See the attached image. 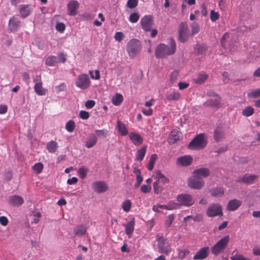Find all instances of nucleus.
I'll use <instances>...</instances> for the list:
<instances>
[{"mask_svg":"<svg viewBox=\"0 0 260 260\" xmlns=\"http://www.w3.org/2000/svg\"><path fill=\"white\" fill-rule=\"evenodd\" d=\"M176 50L175 41L173 39L170 38L169 45L161 43L157 46L155 50V55L157 58H163L174 54Z\"/></svg>","mask_w":260,"mask_h":260,"instance_id":"1","label":"nucleus"},{"mask_svg":"<svg viewBox=\"0 0 260 260\" xmlns=\"http://www.w3.org/2000/svg\"><path fill=\"white\" fill-rule=\"evenodd\" d=\"M207 144L204 134H200L195 137L189 143L188 148L191 150H200L205 147Z\"/></svg>","mask_w":260,"mask_h":260,"instance_id":"2","label":"nucleus"},{"mask_svg":"<svg viewBox=\"0 0 260 260\" xmlns=\"http://www.w3.org/2000/svg\"><path fill=\"white\" fill-rule=\"evenodd\" d=\"M156 240L157 242V248L159 253H164L168 255L171 251V247L169 241L165 239L163 234L158 233L156 236Z\"/></svg>","mask_w":260,"mask_h":260,"instance_id":"3","label":"nucleus"},{"mask_svg":"<svg viewBox=\"0 0 260 260\" xmlns=\"http://www.w3.org/2000/svg\"><path fill=\"white\" fill-rule=\"evenodd\" d=\"M141 48L140 42L136 39L128 41L126 46V50L130 57H135L140 51Z\"/></svg>","mask_w":260,"mask_h":260,"instance_id":"4","label":"nucleus"},{"mask_svg":"<svg viewBox=\"0 0 260 260\" xmlns=\"http://www.w3.org/2000/svg\"><path fill=\"white\" fill-rule=\"evenodd\" d=\"M229 241L230 236L229 235L223 237L212 247V252L215 255H218L223 252L226 248Z\"/></svg>","mask_w":260,"mask_h":260,"instance_id":"5","label":"nucleus"},{"mask_svg":"<svg viewBox=\"0 0 260 260\" xmlns=\"http://www.w3.org/2000/svg\"><path fill=\"white\" fill-rule=\"evenodd\" d=\"M188 25L185 22H181L180 24L178 29V40L182 43L186 42L188 38L191 36L189 33Z\"/></svg>","mask_w":260,"mask_h":260,"instance_id":"6","label":"nucleus"},{"mask_svg":"<svg viewBox=\"0 0 260 260\" xmlns=\"http://www.w3.org/2000/svg\"><path fill=\"white\" fill-rule=\"evenodd\" d=\"M177 201L180 205L187 207L192 206L195 202L192 196L189 194L181 193L177 196Z\"/></svg>","mask_w":260,"mask_h":260,"instance_id":"7","label":"nucleus"},{"mask_svg":"<svg viewBox=\"0 0 260 260\" xmlns=\"http://www.w3.org/2000/svg\"><path fill=\"white\" fill-rule=\"evenodd\" d=\"M75 84L78 87L82 89L88 88L90 84L88 76L86 74H81L77 78Z\"/></svg>","mask_w":260,"mask_h":260,"instance_id":"8","label":"nucleus"},{"mask_svg":"<svg viewBox=\"0 0 260 260\" xmlns=\"http://www.w3.org/2000/svg\"><path fill=\"white\" fill-rule=\"evenodd\" d=\"M206 214L208 217H215L218 215L222 216V208L218 204H212L208 208Z\"/></svg>","mask_w":260,"mask_h":260,"instance_id":"9","label":"nucleus"},{"mask_svg":"<svg viewBox=\"0 0 260 260\" xmlns=\"http://www.w3.org/2000/svg\"><path fill=\"white\" fill-rule=\"evenodd\" d=\"M204 181L203 179L193 177L190 178L188 180V186L195 189H200L202 188L204 185Z\"/></svg>","mask_w":260,"mask_h":260,"instance_id":"10","label":"nucleus"},{"mask_svg":"<svg viewBox=\"0 0 260 260\" xmlns=\"http://www.w3.org/2000/svg\"><path fill=\"white\" fill-rule=\"evenodd\" d=\"M140 23L143 29L145 31L151 30L152 28L153 22L152 18L150 15H146L141 20Z\"/></svg>","mask_w":260,"mask_h":260,"instance_id":"11","label":"nucleus"},{"mask_svg":"<svg viewBox=\"0 0 260 260\" xmlns=\"http://www.w3.org/2000/svg\"><path fill=\"white\" fill-rule=\"evenodd\" d=\"M79 7V3L76 0H72L67 5L68 14L74 16L77 14V10Z\"/></svg>","mask_w":260,"mask_h":260,"instance_id":"12","label":"nucleus"},{"mask_svg":"<svg viewBox=\"0 0 260 260\" xmlns=\"http://www.w3.org/2000/svg\"><path fill=\"white\" fill-rule=\"evenodd\" d=\"M194 177L202 179L204 178H207L210 175L209 170L206 168H201L196 169L192 173Z\"/></svg>","mask_w":260,"mask_h":260,"instance_id":"13","label":"nucleus"},{"mask_svg":"<svg viewBox=\"0 0 260 260\" xmlns=\"http://www.w3.org/2000/svg\"><path fill=\"white\" fill-rule=\"evenodd\" d=\"M93 190L98 193L104 192L108 189L107 183L104 181H96L92 183Z\"/></svg>","mask_w":260,"mask_h":260,"instance_id":"14","label":"nucleus"},{"mask_svg":"<svg viewBox=\"0 0 260 260\" xmlns=\"http://www.w3.org/2000/svg\"><path fill=\"white\" fill-rule=\"evenodd\" d=\"M32 8L30 5H22L19 6V12L22 18H25L30 15Z\"/></svg>","mask_w":260,"mask_h":260,"instance_id":"15","label":"nucleus"},{"mask_svg":"<svg viewBox=\"0 0 260 260\" xmlns=\"http://www.w3.org/2000/svg\"><path fill=\"white\" fill-rule=\"evenodd\" d=\"M209 249V248L208 247H204L202 248L193 256V259L197 260L203 259L206 258L208 255Z\"/></svg>","mask_w":260,"mask_h":260,"instance_id":"16","label":"nucleus"},{"mask_svg":"<svg viewBox=\"0 0 260 260\" xmlns=\"http://www.w3.org/2000/svg\"><path fill=\"white\" fill-rule=\"evenodd\" d=\"M20 21L14 16L11 17L9 21V28L11 31H16L20 24Z\"/></svg>","mask_w":260,"mask_h":260,"instance_id":"17","label":"nucleus"},{"mask_svg":"<svg viewBox=\"0 0 260 260\" xmlns=\"http://www.w3.org/2000/svg\"><path fill=\"white\" fill-rule=\"evenodd\" d=\"M9 203L14 206H19L24 203L23 198L19 196H11L8 199Z\"/></svg>","mask_w":260,"mask_h":260,"instance_id":"18","label":"nucleus"},{"mask_svg":"<svg viewBox=\"0 0 260 260\" xmlns=\"http://www.w3.org/2000/svg\"><path fill=\"white\" fill-rule=\"evenodd\" d=\"M242 205V201L237 199L229 201L226 206V209L229 211H235Z\"/></svg>","mask_w":260,"mask_h":260,"instance_id":"19","label":"nucleus"},{"mask_svg":"<svg viewBox=\"0 0 260 260\" xmlns=\"http://www.w3.org/2000/svg\"><path fill=\"white\" fill-rule=\"evenodd\" d=\"M192 158L190 156L185 155L180 157L177 159V164L183 166H188L191 164Z\"/></svg>","mask_w":260,"mask_h":260,"instance_id":"20","label":"nucleus"},{"mask_svg":"<svg viewBox=\"0 0 260 260\" xmlns=\"http://www.w3.org/2000/svg\"><path fill=\"white\" fill-rule=\"evenodd\" d=\"M130 140L135 145H139L142 144L143 141V138L138 133H131L129 134Z\"/></svg>","mask_w":260,"mask_h":260,"instance_id":"21","label":"nucleus"},{"mask_svg":"<svg viewBox=\"0 0 260 260\" xmlns=\"http://www.w3.org/2000/svg\"><path fill=\"white\" fill-rule=\"evenodd\" d=\"M181 133L180 132L173 130L169 135L168 138V142L169 144L172 145L176 143L180 139Z\"/></svg>","mask_w":260,"mask_h":260,"instance_id":"22","label":"nucleus"},{"mask_svg":"<svg viewBox=\"0 0 260 260\" xmlns=\"http://www.w3.org/2000/svg\"><path fill=\"white\" fill-rule=\"evenodd\" d=\"M154 178L160 182L162 185H165L169 182V179L162 174L159 170L156 171Z\"/></svg>","mask_w":260,"mask_h":260,"instance_id":"23","label":"nucleus"},{"mask_svg":"<svg viewBox=\"0 0 260 260\" xmlns=\"http://www.w3.org/2000/svg\"><path fill=\"white\" fill-rule=\"evenodd\" d=\"M224 137V133L222 128L217 127L214 131V139L216 142H218Z\"/></svg>","mask_w":260,"mask_h":260,"instance_id":"24","label":"nucleus"},{"mask_svg":"<svg viewBox=\"0 0 260 260\" xmlns=\"http://www.w3.org/2000/svg\"><path fill=\"white\" fill-rule=\"evenodd\" d=\"M97 137L94 134H90L85 142V146L88 148L93 147L97 143Z\"/></svg>","mask_w":260,"mask_h":260,"instance_id":"25","label":"nucleus"},{"mask_svg":"<svg viewBox=\"0 0 260 260\" xmlns=\"http://www.w3.org/2000/svg\"><path fill=\"white\" fill-rule=\"evenodd\" d=\"M135 224V220L134 218H133L131 221H129L127 224L124 225L125 232L128 235V238H131L132 235L134 230Z\"/></svg>","mask_w":260,"mask_h":260,"instance_id":"26","label":"nucleus"},{"mask_svg":"<svg viewBox=\"0 0 260 260\" xmlns=\"http://www.w3.org/2000/svg\"><path fill=\"white\" fill-rule=\"evenodd\" d=\"M257 178V176L255 175L245 174L243 176L239 181L246 183H252L253 181Z\"/></svg>","mask_w":260,"mask_h":260,"instance_id":"27","label":"nucleus"},{"mask_svg":"<svg viewBox=\"0 0 260 260\" xmlns=\"http://www.w3.org/2000/svg\"><path fill=\"white\" fill-rule=\"evenodd\" d=\"M34 90L36 93L39 95H44L47 92V89L43 87V83L35 84Z\"/></svg>","mask_w":260,"mask_h":260,"instance_id":"28","label":"nucleus"},{"mask_svg":"<svg viewBox=\"0 0 260 260\" xmlns=\"http://www.w3.org/2000/svg\"><path fill=\"white\" fill-rule=\"evenodd\" d=\"M47 149L50 153H54L58 148L57 143L55 141H51L47 144Z\"/></svg>","mask_w":260,"mask_h":260,"instance_id":"29","label":"nucleus"},{"mask_svg":"<svg viewBox=\"0 0 260 260\" xmlns=\"http://www.w3.org/2000/svg\"><path fill=\"white\" fill-rule=\"evenodd\" d=\"M180 94L179 92L172 91L170 93H168L166 95V99L170 101H177L179 99Z\"/></svg>","mask_w":260,"mask_h":260,"instance_id":"30","label":"nucleus"},{"mask_svg":"<svg viewBox=\"0 0 260 260\" xmlns=\"http://www.w3.org/2000/svg\"><path fill=\"white\" fill-rule=\"evenodd\" d=\"M207 74L204 73H201L199 74V75L196 78L194 79V81L196 83L198 84H201L207 80Z\"/></svg>","mask_w":260,"mask_h":260,"instance_id":"31","label":"nucleus"},{"mask_svg":"<svg viewBox=\"0 0 260 260\" xmlns=\"http://www.w3.org/2000/svg\"><path fill=\"white\" fill-rule=\"evenodd\" d=\"M86 229L83 225L77 226L73 231L74 234L77 236H81L85 234Z\"/></svg>","mask_w":260,"mask_h":260,"instance_id":"32","label":"nucleus"},{"mask_svg":"<svg viewBox=\"0 0 260 260\" xmlns=\"http://www.w3.org/2000/svg\"><path fill=\"white\" fill-rule=\"evenodd\" d=\"M57 62V57L53 55L49 56L45 60V64L50 67L54 66Z\"/></svg>","mask_w":260,"mask_h":260,"instance_id":"33","label":"nucleus"},{"mask_svg":"<svg viewBox=\"0 0 260 260\" xmlns=\"http://www.w3.org/2000/svg\"><path fill=\"white\" fill-rule=\"evenodd\" d=\"M146 146H143L139 150L136 154V159L139 161H142L145 156L146 151Z\"/></svg>","mask_w":260,"mask_h":260,"instance_id":"34","label":"nucleus"},{"mask_svg":"<svg viewBox=\"0 0 260 260\" xmlns=\"http://www.w3.org/2000/svg\"><path fill=\"white\" fill-rule=\"evenodd\" d=\"M123 100L122 95L120 93H116L112 99V102L115 106H119Z\"/></svg>","mask_w":260,"mask_h":260,"instance_id":"35","label":"nucleus"},{"mask_svg":"<svg viewBox=\"0 0 260 260\" xmlns=\"http://www.w3.org/2000/svg\"><path fill=\"white\" fill-rule=\"evenodd\" d=\"M220 98L217 97L216 99H210L204 103L206 106L218 107L220 104Z\"/></svg>","mask_w":260,"mask_h":260,"instance_id":"36","label":"nucleus"},{"mask_svg":"<svg viewBox=\"0 0 260 260\" xmlns=\"http://www.w3.org/2000/svg\"><path fill=\"white\" fill-rule=\"evenodd\" d=\"M117 127L118 131L122 136H126L128 134V131L126 128L125 125L121 121H117Z\"/></svg>","mask_w":260,"mask_h":260,"instance_id":"37","label":"nucleus"},{"mask_svg":"<svg viewBox=\"0 0 260 260\" xmlns=\"http://www.w3.org/2000/svg\"><path fill=\"white\" fill-rule=\"evenodd\" d=\"M160 182H158V181L156 180L153 183V190L154 192L156 194H159L163 190V186Z\"/></svg>","mask_w":260,"mask_h":260,"instance_id":"38","label":"nucleus"},{"mask_svg":"<svg viewBox=\"0 0 260 260\" xmlns=\"http://www.w3.org/2000/svg\"><path fill=\"white\" fill-rule=\"evenodd\" d=\"M157 155L156 154H153L151 155L149 164H148L147 168L148 170L151 171L153 168V165L157 159Z\"/></svg>","mask_w":260,"mask_h":260,"instance_id":"39","label":"nucleus"},{"mask_svg":"<svg viewBox=\"0 0 260 260\" xmlns=\"http://www.w3.org/2000/svg\"><path fill=\"white\" fill-rule=\"evenodd\" d=\"M254 113V109L251 106H247L242 111L243 115L248 117L252 115Z\"/></svg>","mask_w":260,"mask_h":260,"instance_id":"40","label":"nucleus"},{"mask_svg":"<svg viewBox=\"0 0 260 260\" xmlns=\"http://www.w3.org/2000/svg\"><path fill=\"white\" fill-rule=\"evenodd\" d=\"M75 127V123L73 120H69L66 124V129L69 132L74 131Z\"/></svg>","mask_w":260,"mask_h":260,"instance_id":"41","label":"nucleus"},{"mask_svg":"<svg viewBox=\"0 0 260 260\" xmlns=\"http://www.w3.org/2000/svg\"><path fill=\"white\" fill-rule=\"evenodd\" d=\"M132 206V203L129 200H127L123 202L122 204V208L125 212H128Z\"/></svg>","mask_w":260,"mask_h":260,"instance_id":"42","label":"nucleus"},{"mask_svg":"<svg viewBox=\"0 0 260 260\" xmlns=\"http://www.w3.org/2000/svg\"><path fill=\"white\" fill-rule=\"evenodd\" d=\"M88 171V169L87 168L83 167L79 168L78 173L80 176V177L82 179H84L86 177L87 173Z\"/></svg>","mask_w":260,"mask_h":260,"instance_id":"43","label":"nucleus"},{"mask_svg":"<svg viewBox=\"0 0 260 260\" xmlns=\"http://www.w3.org/2000/svg\"><path fill=\"white\" fill-rule=\"evenodd\" d=\"M191 36H193L199 32L200 30L199 25L197 22H193L191 24Z\"/></svg>","mask_w":260,"mask_h":260,"instance_id":"44","label":"nucleus"},{"mask_svg":"<svg viewBox=\"0 0 260 260\" xmlns=\"http://www.w3.org/2000/svg\"><path fill=\"white\" fill-rule=\"evenodd\" d=\"M43 169V165L41 162H38L35 164L32 167L33 170L36 174H40Z\"/></svg>","mask_w":260,"mask_h":260,"instance_id":"45","label":"nucleus"},{"mask_svg":"<svg viewBox=\"0 0 260 260\" xmlns=\"http://www.w3.org/2000/svg\"><path fill=\"white\" fill-rule=\"evenodd\" d=\"M140 18L139 15L137 13H132L129 17V20L132 23L137 22Z\"/></svg>","mask_w":260,"mask_h":260,"instance_id":"46","label":"nucleus"},{"mask_svg":"<svg viewBox=\"0 0 260 260\" xmlns=\"http://www.w3.org/2000/svg\"><path fill=\"white\" fill-rule=\"evenodd\" d=\"M174 219V216L173 214L169 215L167 219L165 221V225L166 227H170L171 226L173 221Z\"/></svg>","mask_w":260,"mask_h":260,"instance_id":"47","label":"nucleus"},{"mask_svg":"<svg viewBox=\"0 0 260 260\" xmlns=\"http://www.w3.org/2000/svg\"><path fill=\"white\" fill-rule=\"evenodd\" d=\"M176 204L173 203L168 204V205H159L160 209H165L167 210H172L175 208Z\"/></svg>","mask_w":260,"mask_h":260,"instance_id":"48","label":"nucleus"},{"mask_svg":"<svg viewBox=\"0 0 260 260\" xmlns=\"http://www.w3.org/2000/svg\"><path fill=\"white\" fill-rule=\"evenodd\" d=\"M138 5L137 0H128L127 2V6L130 9H133L137 7Z\"/></svg>","mask_w":260,"mask_h":260,"instance_id":"49","label":"nucleus"},{"mask_svg":"<svg viewBox=\"0 0 260 260\" xmlns=\"http://www.w3.org/2000/svg\"><path fill=\"white\" fill-rule=\"evenodd\" d=\"M219 17L218 13L215 12L214 10H211L210 12V19L212 21H215Z\"/></svg>","mask_w":260,"mask_h":260,"instance_id":"50","label":"nucleus"},{"mask_svg":"<svg viewBox=\"0 0 260 260\" xmlns=\"http://www.w3.org/2000/svg\"><path fill=\"white\" fill-rule=\"evenodd\" d=\"M91 78L92 79H95L96 80H99L100 78V71L99 70H95L94 72V75H93V72L92 71H90L89 72Z\"/></svg>","mask_w":260,"mask_h":260,"instance_id":"51","label":"nucleus"},{"mask_svg":"<svg viewBox=\"0 0 260 260\" xmlns=\"http://www.w3.org/2000/svg\"><path fill=\"white\" fill-rule=\"evenodd\" d=\"M232 260H250L248 258H246L241 254H235L230 258Z\"/></svg>","mask_w":260,"mask_h":260,"instance_id":"52","label":"nucleus"},{"mask_svg":"<svg viewBox=\"0 0 260 260\" xmlns=\"http://www.w3.org/2000/svg\"><path fill=\"white\" fill-rule=\"evenodd\" d=\"M41 214L40 212H34L32 222L35 223H38L40 220V218L41 217Z\"/></svg>","mask_w":260,"mask_h":260,"instance_id":"53","label":"nucleus"},{"mask_svg":"<svg viewBox=\"0 0 260 260\" xmlns=\"http://www.w3.org/2000/svg\"><path fill=\"white\" fill-rule=\"evenodd\" d=\"M248 96L251 98H257L260 96V89L252 91L248 93Z\"/></svg>","mask_w":260,"mask_h":260,"instance_id":"54","label":"nucleus"},{"mask_svg":"<svg viewBox=\"0 0 260 260\" xmlns=\"http://www.w3.org/2000/svg\"><path fill=\"white\" fill-rule=\"evenodd\" d=\"M124 34L122 32L118 31L116 32L114 36L115 40L120 42L124 38Z\"/></svg>","mask_w":260,"mask_h":260,"instance_id":"55","label":"nucleus"},{"mask_svg":"<svg viewBox=\"0 0 260 260\" xmlns=\"http://www.w3.org/2000/svg\"><path fill=\"white\" fill-rule=\"evenodd\" d=\"M178 76V72L177 71H174L171 75L170 81L172 83L175 82Z\"/></svg>","mask_w":260,"mask_h":260,"instance_id":"56","label":"nucleus"},{"mask_svg":"<svg viewBox=\"0 0 260 260\" xmlns=\"http://www.w3.org/2000/svg\"><path fill=\"white\" fill-rule=\"evenodd\" d=\"M223 190L221 188L214 189L212 191V195L214 197H216L219 195H223Z\"/></svg>","mask_w":260,"mask_h":260,"instance_id":"57","label":"nucleus"},{"mask_svg":"<svg viewBox=\"0 0 260 260\" xmlns=\"http://www.w3.org/2000/svg\"><path fill=\"white\" fill-rule=\"evenodd\" d=\"M79 116L82 119H87L89 118V114L88 112L82 110L80 112Z\"/></svg>","mask_w":260,"mask_h":260,"instance_id":"58","label":"nucleus"},{"mask_svg":"<svg viewBox=\"0 0 260 260\" xmlns=\"http://www.w3.org/2000/svg\"><path fill=\"white\" fill-rule=\"evenodd\" d=\"M95 133L100 138L106 137L107 135V132L104 129L96 130Z\"/></svg>","mask_w":260,"mask_h":260,"instance_id":"59","label":"nucleus"},{"mask_svg":"<svg viewBox=\"0 0 260 260\" xmlns=\"http://www.w3.org/2000/svg\"><path fill=\"white\" fill-rule=\"evenodd\" d=\"M56 29L59 32H62L65 29V25L63 23H57L56 25Z\"/></svg>","mask_w":260,"mask_h":260,"instance_id":"60","label":"nucleus"},{"mask_svg":"<svg viewBox=\"0 0 260 260\" xmlns=\"http://www.w3.org/2000/svg\"><path fill=\"white\" fill-rule=\"evenodd\" d=\"M95 102L93 100H88L86 102L85 106L87 109H91L95 105Z\"/></svg>","mask_w":260,"mask_h":260,"instance_id":"61","label":"nucleus"},{"mask_svg":"<svg viewBox=\"0 0 260 260\" xmlns=\"http://www.w3.org/2000/svg\"><path fill=\"white\" fill-rule=\"evenodd\" d=\"M151 186L146 185H143L141 187V191L145 193L149 192L151 191Z\"/></svg>","mask_w":260,"mask_h":260,"instance_id":"62","label":"nucleus"},{"mask_svg":"<svg viewBox=\"0 0 260 260\" xmlns=\"http://www.w3.org/2000/svg\"><path fill=\"white\" fill-rule=\"evenodd\" d=\"M8 222V219L5 216H0V223L4 226H6Z\"/></svg>","mask_w":260,"mask_h":260,"instance_id":"63","label":"nucleus"},{"mask_svg":"<svg viewBox=\"0 0 260 260\" xmlns=\"http://www.w3.org/2000/svg\"><path fill=\"white\" fill-rule=\"evenodd\" d=\"M222 77L223 78V81L224 83H228V81L229 80V73L227 72H223L222 74Z\"/></svg>","mask_w":260,"mask_h":260,"instance_id":"64","label":"nucleus"}]
</instances>
